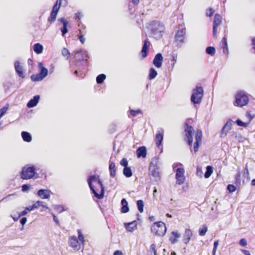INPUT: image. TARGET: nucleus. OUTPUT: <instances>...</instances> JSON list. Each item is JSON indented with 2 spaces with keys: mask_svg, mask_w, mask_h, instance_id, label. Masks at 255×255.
Instances as JSON below:
<instances>
[{
  "mask_svg": "<svg viewBox=\"0 0 255 255\" xmlns=\"http://www.w3.org/2000/svg\"><path fill=\"white\" fill-rule=\"evenodd\" d=\"M213 172V168L211 166H207L206 167V171L204 174V177L206 178H209Z\"/></svg>",
  "mask_w": 255,
  "mask_h": 255,
  "instance_id": "f704fd0d",
  "label": "nucleus"
},
{
  "mask_svg": "<svg viewBox=\"0 0 255 255\" xmlns=\"http://www.w3.org/2000/svg\"><path fill=\"white\" fill-rule=\"evenodd\" d=\"M219 245V242H218V241H216L215 242H214V248H213V255H216V250H217V248L218 247Z\"/></svg>",
  "mask_w": 255,
  "mask_h": 255,
  "instance_id": "864d4df0",
  "label": "nucleus"
},
{
  "mask_svg": "<svg viewBox=\"0 0 255 255\" xmlns=\"http://www.w3.org/2000/svg\"><path fill=\"white\" fill-rule=\"evenodd\" d=\"M222 43L223 45V48L224 50V52H225V50L228 51V44H227V38L225 36L222 40Z\"/></svg>",
  "mask_w": 255,
  "mask_h": 255,
  "instance_id": "79ce46f5",
  "label": "nucleus"
},
{
  "mask_svg": "<svg viewBox=\"0 0 255 255\" xmlns=\"http://www.w3.org/2000/svg\"><path fill=\"white\" fill-rule=\"evenodd\" d=\"M38 67L40 69V74L44 78H45L48 75V70L45 68L42 63L38 64Z\"/></svg>",
  "mask_w": 255,
  "mask_h": 255,
  "instance_id": "bb28decb",
  "label": "nucleus"
},
{
  "mask_svg": "<svg viewBox=\"0 0 255 255\" xmlns=\"http://www.w3.org/2000/svg\"><path fill=\"white\" fill-rule=\"evenodd\" d=\"M163 59L162 54L160 53H157L154 58L153 64L156 67L160 68L162 66Z\"/></svg>",
  "mask_w": 255,
  "mask_h": 255,
  "instance_id": "f3484780",
  "label": "nucleus"
},
{
  "mask_svg": "<svg viewBox=\"0 0 255 255\" xmlns=\"http://www.w3.org/2000/svg\"><path fill=\"white\" fill-rule=\"evenodd\" d=\"M44 79V77H43L39 73L37 74H34L32 75L31 76V79L32 81H40Z\"/></svg>",
  "mask_w": 255,
  "mask_h": 255,
  "instance_id": "2f4dec72",
  "label": "nucleus"
},
{
  "mask_svg": "<svg viewBox=\"0 0 255 255\" xmlns=\"http://www.w3.org/2000/svg\"><path fill=\"white\" fill-rule=\"evenodd\" d=\"M29 190V186L27 184H23L21 186V190L23 192H26Z\"/></svg>",
  "mask_w": 255,
  "mask_h": 255,
  "instance_id": "4d7b16f0",
  "label": "nucleus"
},
{
  "mask_svg": "<svg viewBox=\"0 0 255 255\" xmlns=\"http://www.w3.org/2000/svg\"><path fill=\"white\" fill-rule=\"evenodd\" d=\"M126 230L128 232H132L137 228V223L136 221L124 224Z\"/></svg>",
  "mask_w": 255,
  "mask_h": 255,
  "instance_id": "b1692460",
  "label": "nucleus"
},
{
  "mask_svg": "<svg viewBox=\"0 0 255 255\" xmlns=\"http://www.w3.org/2000/svg\"><path fill=\"white\" fill-rule=\"evenodd\" d=\"M184 169L183 168H178L176 171V183L179 185L183 184L185 181Z\"/></svg>",
  "mask_w": 255,
  "mask_h": 255,
  "instance_id": "9d476101",
  "label": "nucleus"
},
{
  "mask_svg": "<svg viewBox=\"0 0 255 255\" xmlns=\"http://www.w3.org/2000/svg\"><path fill=\"white\" fill-rule=\"evenodd\" d=\"M236 123L239 126L246 127L248 125V123L243 122L241 120L238 119L236 121Z\"/></svg>",
  "mask_w": 255,
  "mask_h": 255,
  "instance_id": "09e8293b",
  "label": "nucleus"
},
{
  "mask_svg": "<svg viewBox=\"0 0 255 255\" xmlns=\"http://www.w3.org/2000/svg\"><path fill=\"white\" fill-rule=\"evenodd\" d=\"M186 29L181 28L177 31L175 35V40L178 44L181 45L185 42Z\"/></svg>",
  "mask_w": 255,
  "mask_h": 255,
  "instance_id": "1a4fd4ad",
  "label": "nucleus"
},
{
  "mask_svg": "<svg viewBox=\"0 0 255 255\" xmlns=\"http://www.w3.org/2000/svg\"><path fill=\"white\" fill-rule=\"evenodd\" d=\"M249 98L245 92L240 91L236 96L235 106L243 107L248 104Z\"/></svg>",
  "mask_w": 255,
  "mask_h": 255,
  "instance_id": "0eeeda50",
  "label": "nucleus"
},
{
  "mask_svg": "<svg viewBox=\"0 0 255 255\" xmlns=\"http://www.w3.org/2000/svg\"><path fill=\"white\" fill-rule=\"evenodd\" d=\"M27 221V219L25 217H23L21 218L20 220V222L22 226L25 224L26 222Z\"/></svg>",
  "mask_w": 255,
  "mask_h": 255,
  "instance_id": "e2e57ef3",
  "label": "nucleus"
},
{
  "mask_svg": "<svg viewBox=\"0 0 255 255\" xmlns=\"http://www.w3.org/2000/svg\"><path fill=\"white\" fill-rule=\"evenodd\" d=\"M110 170V175L114 177L116 175V170Z\"/></svg>",
  "mask_w": 255,
  "mask_h": 255,
  "instance_id": "338daca9",
  "label": "nucleus"
},
{
  "mask_svg": "<svg viewBox=\"0 0 255 255\" xmlns=\"http://www.w3.org/2000/svg\"><path fill=\"white\" fill-rule=\"evenodd\" d=\"M14 69L16 73L19 77L24 78L26 76L25 72L23 70V66L19 61H15L14 63Z\"/></svg>",
  "mask_w": 255,
  "mask_h": 255,
  "instance_id": "f8f14e48",
  "label": "nucleus"
},
{
  "mask_svg": "<svg viewBox=\"0 0 255 255\" xmlns=\"http://www.w3.org/2000/svg\"><path fill=\"white\" fill-rule=\"evenodd\" d=\"M232 124V121L229 120L224 125L221 130V137H224L227 135V132L231 129Z\"/></svg>",
  "mask_w": 255,
  "mask_h": 255,
  "instance_id": "2eb2a0df",
  "label": "nucleus"
},
{
  "mask_svg": "<svg viewBox=\"0 0 255 255\" xmlns=\"http://www.w3.org/2000/svg\"><path fill=\"white\" fill-rule=\"evenodd\" d=\"M106 76L104 74L99 75L96 78V82L98 84H102L106 79Z\"/></svg>",
  "mask_w": 255,
  "mask_h": 255,
  "instance_id": "c9c22d12",
  "label": "nucleus"
},
{
  "mask_svg": "<svg viewBox=\"0 0 255 255\" xmlns=\"http://www.w3.org/2000/svg\"><path fill=\"white\" fill-rule=\"evenodd\" d=\"M114 255H122V253L120 251H116L114 252Z\"/></svg>",
  "mask_w": 255,
  "mask_h": 255,
  "instance_id": "774afa93",
  "label": "nucleus"
},
{
  "mask_svg": "<svg viewBox=\"0 0 255 255\" xmlns=\"http://www.w3.org/2000/svg\"><path fill=\"white\" fill-rule=\"evenodd\" d=\"M171 234L176 239L179 238L181 236L180 234L177 232L173 231L171 233Z\"/></svg>",
  "mask_w": 255,
  "mask_h": 255,
  "instance_id": "bf43d9fd",
  "label": "nucleus"
},
{
  "mask_svg": "<svg viewBox=\"0 0 255 255\" xmlns=\"http://www.w3.org/2000/svg\"><path fill=\"white\" fill-rule=\"evenodd\" d=\"M14 194H9L3 199V200L8 201L11 199V197L14 196Z\"/></svg>",
  "mask_w": 255,
  "mask_h": 255,
  "instance_id": "680f3d73",
  "label": "nucleus"
},
{
  "mask_svg": "<svg viewBox=\"0 0 255 255\" xmlns=\"http://www.w3.org/2000/svg\"><path fill=\"white\" fill-rule=\"evenodd\" d=\"M243 176L244 178H246L248 181L250 180L249 171L248 170L247 164H246V167L244 170Z\"/></svg>",
  "mask_w": 255,
  "mask_h": 255,
  "instance_id": "a19ab883",
  "label": "nucleus"
},
{
  "mask_svg": "<svg viewBox=\"0 0 255 255\" xmlns=\"http://www.w3.org/2000/svg\"><path fill=\"white\" fill-rule=\"evenodd\" d=\"M88 58L89 56L87 54V52L81 50V60H82L83 61H85V62L86 63V61Z\"/></svg>",
  "mask_w": 255,
  "mask_h": 255,
  "instance_id": "4c0bfd02",
  "label": "nucleus"
},
{
  "mask_svg": "<svg viewBox=\"0 0 255 255\" xmlns=\"http://www.w3.org/2000/svg\"><path fill=\"white\" fill-rule=\"evenodd\" d=\"M78 241L75 236L70 237L69 240V245L72 247L74 250H78Z\"/></svg>",
  "mask_w": 255,
  "mask_h": 255,
  "instance_id": "5701e85b",
  "label": "nucleus"
},
{
  "mask_svg": "<svg viewBox=\"0 0 255 255\" xmlns=\"http://www.w3.org/2000/svg\"><path fill=\"white\" fill-rule=\"evenodd\" d=\"M150 43L147 40H144L143 45L141 51V55L143 58H145L147 55V51Z\"/></svg>",
  "mask_w": 255,
  "mask_h": 255,
  "instance_id": "aec40b11",
  "label": "nucleus"
},
{
  "mask_svg": "<svg viewBox=\"0 0 255 255\" xmlns=\"http://www.w3.org/2000/svg\"><path fill=\"white\" fill-rule=\"evenodd\" d=\"M88 182L92 193L98 199H101L104 197L105 190L102 181L98 176L95 175L90 176Z\"/></svg>",
  "mask_w": 255,
  "mask_h": 255,
  "instance_id": "f257e3e1",
  "label": "nucleus"
},
{
  "mask_svg": "<svg viewBox=\"0 0 255 255\" xmlns=\"http://www.w3.org/2000/svg\"><path fill=\"white\" fill-rule=\"evenodd\" d=\"M58 21L61 22L63 24V26L60 28V30L62 32V36H64L65 34L68 32L67 25L68 22L65 18L63 17L58 18Z\"/></svg>",
  "mask_w": 255,
  "mask_h": 255,
  "instance_id": "6ab92c4d",
  "label": "nucleus"
},
{
  "mask_svg": "<svg viewBox=\"0 0 255 255\" xmlns=\"http://www.w3.org/2000/svg\"><path fill=\"white\" fill-rule=\"evenodd\" d=\"M241 251L245 255H251L250 253L248 250H245L244 249H241Z\"/></svg>",
  "mask_w": 255,
  "mask_h": 255,
  "instance_id": "69168bd1",
  "label": "nucleus"
},
{
  "mask_svg": "<svg viewBox=\"0 0 255 255\" xmlns=\"http://www.w3.org/2000/svg\"><path fill=\"white\" fill-rule=\"evenodd\" d=\"M36 167L34 165L24 166L21 171V178L23 180L37 179L38 177V174L36 173Z\"/></svg>",
  "mask_w": 255,
  "mask_h": 255,
  "instance_id": "20e7f679",
  "label": "nucleus"
},
{
  "mask_svg": "<svg viewBox=\"0 0 255 255\" xmlns=\"http://www.w3.org/2000/svg\"><path fill=\"white\" fill-rule=\"evenodd\" d=\"M222 22V17L219 14H216L214 17L213 26V35L214 37H217V27L219 26Z\"/></svg>",
  "mask_w": 255,
  "mask_h": 255,
  "instance_id": "9b49d317",
  "label": "nucleus"
},
{
  "mask_svg": "<svg viewBox=\"0 0 255 255\" xmlns=\"http://www.w3.org/2000/svg\"><path fill=\"white\" fill-rule=\"evenodd\" d=\"M120 164L122 166H124V168L128 167V160L126 158H124L120 161Z\"/></svg>",
  "mask_w": 255,
  "mask_h": 255,
  "instance_id": "de8ad7c7",
  "label": "nucleus"
},
{
  "mask_svg": "<svg viewBox=\"0 0 255 255\" xmlns=\"http://www.w3.org/2000/svg\"><path fill=\"white\" fill-rule=\"evenodd\" d=\"M43 47L39 43H36L33 46V50L37 54H40L42 52Z\"/></svg>",
  "mask_w": 255,
  "mask_h": 255,
  "instance_id": "c756f323",
  "label": "nucleus"
},
{
  "mask_svg": "<svg viewBox=\"0 0 255 255\" xmlns=\"http://www.w3.org/2000/svg\"><path fill=\"white\" fill-rule=\"evenodd\" d=\"M169 240L172 244H174L177 242V239L175 238L174 237H170L169 238Z\"/></svg>",
  "mask_w": 255,
  "mask_h": 255,
  "instance_id": "052dcab7",
  "label": "nucleus"
},
{
  "mask_svg": "<svg viewBox=\"0 0 255 255\" xmlns=\"http://www.w3.org/2000/svg\"><path fill=\"white\" fill-rule=\"evenodd\" d=\"M62 54L63 56H64L65 57H67V58H68V57L70 55V53H69L68 50L65 48H64L62 49Z\"/></svg>",
  "mask_w": 255,
  "mask_h": 255,
  "instance_id": "603ef678",
  "label": "nucleus"
},
{
  "mask_svg": "<svg viewBox=\"0 0 255 255\" xmlns=\"http://www.w3.org/2000/svg\"><path fill=\"white\" fill-rule=\"evenodd\" d=\"M163 139V132L157 133L155 136L156 144L158 147H159L162 144Z\"/></svg>",
  "mask_w": 255,
  "mask_h": 255,
  "instance_id": "a878e982",
  "label": "nucleus"
},
{
  "mask_svg": "<svg viewBox=\"0 0 255 255\" xmlns=\"http://www.w3.org/2000/svg\"><path fill=\"white\" fill-rule=\"evenodd\" d=\"M130 114L131 116L134 117L139 114H142V111L140 109H138L137 110H133L130 109L129 110Z\"/></svg>",
  "mask_w": 255,
  "mask_h": 255,
  "instance_id": "37998d69",
  "label": "nucleus"
},
{
  "mask_svg": "<svg viewBox=\"0 0 255 255\" xmlns=\"http://www.w3.org/2000/svg\"><path fill=\"white\" fill-rule=\"evenodd\" d=\"M21 134L24 141L29 142L32 140V136L29 132L27 131H22Z\"/></svg>",
  "mask_w": 255,
  "mask_h": 255,
  "instance_id": "cd10ccee",
  "label": "nucleus"
},
{
  "mask_svg": "<svg viewBox=\"0 0 255 255\" xmlns=\"http://www.w3.org/2000/svg\"><path fill=\"white\" fill-rule=\"evenodd\" d=\"M123 174L127 178L130 177L132 175V172L130 167H127L123 169Z\"/></svg>",
  "mask_w": 255,
  "mask_h": 255,
  "instance_id": "7c9ffc66",
  "label": "nucleus"
},
{
  "mask_svg": "<svg viewBox=\"0 0 255 255\" xmlns=\"http://www.w3.org/2000/svg\"><path fill=\"white\" fill-rule=\"evenodd\" d=\"M115 164L113 162H110L109 164V169L110 170H116L115 169Z\"/></svg>",
  "mask_w": 255,
  "mask_h": 255,
  "instance_id": "13d9d810",
  "label": "nucleus"
},
{
  "mask_svg": "<svg viewBox=\"0 0 255 255\" xmlns=\"http://www.w3.org/2000/svg\"><path fill=\"white\" fill-rule=\"evenodd\" d=\"M33 210V209L31 206L26 207L25 209L19 214V217L20 216H23L26 215L27 214L28 212L31 211Z\"/></svg>",
  "mask_w": 255,
  "mask_h": 255,
  "instance_id": "ea45409f",
  "label": "nucleus"
},
{
  "mask_svg": "<svg viewBox=\"0 0 255 255\" xmlns=\"http://www.w3.org/2000/svg\"><path fill=\"white\" fill-rule=\"evenodd\" d=\"M204 94V90L202 87H198L193 90L191 97V101L194 104H200Z\"/></svg>",
  "mask_w": 255,
  "mask_h": 255,
  "instance_id": "423d86ee",
  "label": "nucleus"
},
{
  "mask_svg": "<svg viewBox=\"0 0 255 255\" xmlns=\"http://www.w3.org/2000/svg\"><path fill=\"white\" fill-rule=\"evenodd\" d=\"M150 251L151 253H153L155 255V252H156V245L155 244L151 245L150 247Z\"/></svg>",
  "mask_w": 255,
  "mask_h": 255,
  "instance_id": "6e6d98bb",
  "label": "nucleus"
},
{
  "mask_svg": "<svg viewBox=\"0 0 255 255\" xmlns=\"http://www.w3.org/2000/svg\"><path fill=\"white\" fill-rule=\"evenodd\" d=\"M207 231V227L205 225H204L201 228H199V234L201 236H204L206 234Z\"/></svg>",
  "mask_w": 255,
  "mask_h": 255,
  "instance_id": "72a5a7b5",
  "label": "nucleus"
},
{
  "mask_svg": "<svg viewBox=\"0 0 255 255\" xmlns=\"http://www.w3.org/2000/svg\"><path fill=\"white\" fill-rule=\"evenodd\" d=\"M241 173L240 172H239L235 177L236 179V183L237 185H240L241 184Z\"/></svg>",
  "mask_w": 255,
  "mask_h": 255,
  "instance_id": "8fccbe9b",
  "label": "nucleus"
},
{
  "mask_svg": "<svg viewBox=\"0 0 255 255\" xmlns=\"http://www.w3.org/2000/svg\"><path fill=\"white\" fill-rule=\"evenodd\" d=\"M215 12V10L212 8H207L206 10V15L208 17H211Z\"/></svg>",
  "mask_w": 255,
  "mask_h": 255,
  "instance_id": "a18cd8bd",
  "label": "nucleus"
},
{
  "mask_svg": "<svg viewBox=\"0 0 255 255\" xmlns=\"http://www.w3.org/2000/svg\"><path fill=\"white\" fill-rule=\"evenodd\" d=\"M122 208L121 212L123 213H126L128 212L129 208L128 207V203L126 199H123L121 201Z\"/></svg>",
  "mask_w": 255,
  "mask_h": 255,
  "instance_id": "393cba45",
  "label": "nucleus"
},
{
  "mask_svg": "<svg viewBox=\"0 0 255 255\" xmlns=\"http://www.w3.org/2000/svg\"><path fill=\"white\" fill-rule=\"evenodd\" d=\"M60 7V6H59L54 5L52 10L50 14V16L48 19V22L52 23L55 20Z\"/></svg>",
  "mask_w": 255,
  "mask_h": 255,
  "instance_id": "4468645a",
  "label": "nucleus"
},
{
  "mask_svg": "<svg viewBox=\"0 0 255 255\" xmlns=\"http://www.w3.org/2000/svg\"><path fill=\"white\" fill-rule=\"evenodd\" d=\"M52 215L53 217V220L57 224V225H59V222L58 221V220L57 219V218H56V216L55 215V214L52 213Z\"/></svg>",
  "mask_w": 255,
  "mask_h": 255,
  "instance_id": "0e129e2a",
  "label": "nucleus"
},
{
  "mask_svg": "<svg viewBox=\"0 0 255 255\" xmlns=\"http://www.w3.org/2000/svg\"><path fill=\"white\" fill-rule=\"evenodd\" d=\"M202 131L200 129H198L195 134L196 141L194 144V150L195 152H196L200 144L202 141Z\"/></svg>",
  "mask_w": 255,
  "mask_h": 255,
  "instance_id": "ddd939ff",
  "label": "nucleus"
},
{
  "mask_svg": "<svg viewBox=\"0 0 255 255\" xmlns=\"http://www.w3.org/2000/svg\"><path fill=\"white\" fill-rule=\"evenodd\" d=\"M54 210L59 213H62L65 211L64 207L61 205H55L54 206Z\"/></svg>",
  "mask_w": 255,
  "mask_h": 255,
  "instance_id": "49530a36",
  "label": "nucleus"
},
{
  "mask_svg": "<svg viewBox=\"0 0 255 255\" xmlns=\"http://www.w3.org/2000/svg\"><path fill=\"white\" fill-rule=\"evenodd\" d=\"M239 244L242 247H245L247 245V241L245 239H242L239 241Z\"/></svg>",
  "mask_w": 255,
  "mask_h": 255,
  "instance_id": "5fc2aeb1",
  "label": "nucleus"
},
{
  "mask_svg": "<svg viewBox=\"0 0 255 255\" xmlns=\"http://www.w3.org/2000/svg\"><path fill=\"white\" fill-rule=\"evenodd\" d=\"M51 191L47 189H40L37 192V195L42 199H47L50 197Z\"/></svg>",
  "mask_w": 255,
  "mask_h": 255,
  "instance_id": "dca6fc26",
  "label": "nucleus"
},
{
  "mask_svg": "<svg viewBox=\"0 0 255 255\" xmlns=\"http://www.w3.org/2000/svg\"><path fill=\"white\" fill-rule=\"evenodd\" d=\"M157 75L156 71L153 68H151L149 70V74L148 75V78L150 80L154 79Z\"/></svg>",
  "mask_w": 255,
  "mask_h": 255,
  "instance_id": "473e14b6",
  "label": "nucleus"
},
{
  "mask_svg": "<svg viewBox=\"0 0 255 255\" xmlns=\"http://www.w3.org/2000/svg\"><path fill=\"white\" fill-rule=\"evenodd\" d=\"M227 189L230 192L232 193L235 191L236 188L234 185L229 184L227 186Z\"/></svg>",
  "mask_w": 255,
  "mask_h": 255,
  "instance_id": "3c124183",
  "label": "nucleus"
},
{
  "mask_svg": "<svg viewBox=\"0 0 255 255\" xmlns=\"http://www.w3.org/2000/svg\"><path fill=\"white\" fill-rule=\"evenodd\" d=\"M136 152L138 158H145L147 153L146 148L144 146H140L137 149Z\"/></svg>",
  "mask_w": 255,
  "mask_h": 255,
  "instance_id": "412c9836",
  "label": "nucleus"
},
{
  "mask_svg": "<svg viewBox=\"0 0 255 255\" xmlns=\"http://www.w3.org/2000/svg\"><path fill=\"white\" fill-rule=\"evenodd\" d=\"M193 127L186 123L185 127V136L187 143L189 145H191L193 143Z\"/></svg>",
  "mask_w": 255,
  "mask_h": 255,
  "instance_id": "6e6552de",
  "label": "nucleus"
},
{
  "mask_svg": "<svg viewBox=\"0 0 255 255\" xmlns=\"http://www.w3.org/2000/svg\"><path fill=\"white\" fill-rule=\"evenodd\" d=\"M137 206L138 210L140 213H142L143 211L144 204L143 202L141 200H139L137 201Z\"/></svg>",
  "mask_w": 255,
  "mask_h": 255,
  "instance_id": "58836bf2",
  "label": "nucleus"
},
{
  "mask_svg": "<svg viewBox=\"0 0 255 255\" xmlns=\"http://www.w3.org/2000/svg\"><path fill=\"white\" fill-rule=\"evenodd\" d=\"M67 4V0H57L54 5L61 6V5L66 6Z\"/></svg>",
  "mask_w": 255,
  "mask_h": 255,
  "instance_id": "c03bdc74",
  "label": "nucleus"
},
{
  "mask_svg": "<svg viewBox=\"0 0 255 255\" xmlns=\"http://www.w3.org/2000/svg\"><path fill=\"white\" fill-rule=\"evenodd\" d=\"M40 99V96L39 95H36L33 97L27 104V107L29 108H33L37 105L39 100Z\"/></svg>",
  "mask_w": 255,
  "mask_h": 255,
  "instance_id": "4be33fe9",
  "label": "nucleus"
},
{
  "mask_svg": "<svg viewBox=\"0 0 255 255\" xmlns=\"http://www.w3.org/2000/svg\"><path fill=\"white\" fill-rule=\"evenodd\" d=\"M148 29L151 36L159 39L162 37L165 28L162 22L158 20H153L149 23Z\"/></svg>",
  "mask_w": 255,
  "mask_h": 255,
  "instance_id": "f03ea898",
  "label": "nucleus"
},
{
  "mask_svg": "<svg viewBox=\"0 0 255 255\" xmlns=\"http://www.w3.org/2000/svg\"><path fill=\"white\" fill-rule=\"evenodd\" d=\"M151 230L152 232L158 236H163L166 232L167 229L165 223L159 221L153 224Z\"/></svg>",
  "mask_w": 255,
  "mask_h": 255,
  "instance_id": "39448f33",
  "label": "nucleus"
},
{
  "mask_svg": "<svg viewBox=\"0 0 255 255\" xmlns=\"http://www.w3.org/2000/svg\"><path fill=\"white\" fill-rule=\"evenodd\" d=\"M215 48L212 46H209L206 48V52L208 54L213 56L215 54Z\"/></svg>",
  "mask_w": 255,
  "mask_h": 255,
  "instance_id": "e433bc0d",
  "label": "nucleus"
},
{
  "mask_svg": "<svg viewBox=\"0 0 255 255\" xmlns=\"http://www.w3.org/2000/svg\"><path fill=\"white\" fill-rule=\"evenodd\" d=\"M149 175L152 181L157 182L160 180V173L158 166V158H153L149 164Z\"/></svg>",
  "mask_w": 255,
  "mask_h": 255,
  "instance_id": "7ed1b4c3",
  "label": "nucleus"
},
{
  "mask_svg": "<svg viewBox=\"0 0 255 255\" xmlns=\"http://www.w3.org/2000/svg\"><path fill=\"white\" fill-rule=\"evenodd\" d=\"M32 207L33 209L38 208L39 206H41L43 208H45L46 209H48V207L46 206L45 202L41 201H37L35 203H34L33 205H32Z\"/></svg>",
  "mask_w": 255,
  "mask_h": 255,
  "instance_id": "c85d7f7f",
  "label": "nucleus"
},
{
  "mask_svg": "<svg viewBox=\"0 0 255 255\" xmlns=\"http://www.w3.org/2000/svg\"><path fill=\"white\" fill-rule=\"evenodd\" d=\"M193 236L192 231L189 229H186L185 230L183 235V241L185 244L187 245L190 242L191 237Z\"/></svg>",
  "mask_w": 255,
  "mask_h": 255,
  "instance_id": "a211bd4d",
  "label": "nucleus"
}]
</instances>
